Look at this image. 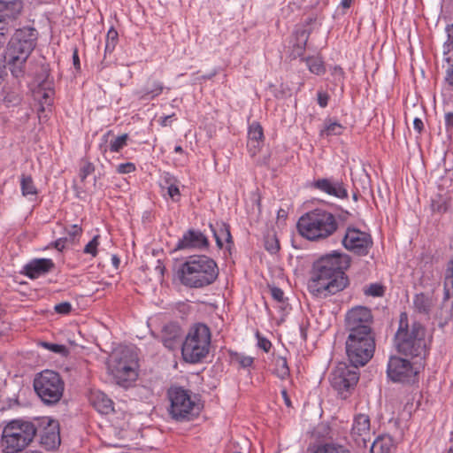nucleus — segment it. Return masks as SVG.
Listing matches in <instances>:
<instances>
[{"label":"nucleus","mask_w":453,"mask_h":453,"mask_svg":"<svg viewBox=\"0 0 453 453\" xmlns=\"http://www.w3.org/2000/svg\"><path fill=\"white\" fill-rule=\"evenodd\" d=\"M99 235H95L92 240L86 244L84 247L83 252L85 254H90L92 257H96L97 255V247L99 245Z\"/></svg>","instance_id":"nucleus-44"},{"label":"nucleus","mask_w":453,"mask_h":453,"mask_svg":"<svg viewBox=\"0 0 453 453\" xmlns=\"http://www.w3.org/2000/svg\"><path fill=\"white\" fill-rule=\"evenodd\" d=\"M22 10L19 0H0V23L10 26Z\"/></svg>","instance_id":"nucleus-22"},{"label":"nucleus","mask_w":453,"mask_h":453,"mask_svg":"<svg viewBox=\"0 0 453 453\" xmlns=\"http://www.w3.org/2000/svg\"><path fill=\"white\" fill-rule=\"evenodd\" d=\"M311 187L339 199H346L349 196L347 188L343 181L334 177L314 180Z\"/></svg>","instance_id":"nucleus-19"},{"label":"nucleus","mask_w":453,"mask_h":453,"mask_svg":"<svg viewBox=\"0 0 453 453\" xmlns=\"http://www.w3.org/2000/svg\"><path fill=\"white\" fill-rule=\"evenodd\" d=\"M413 127L418 134H421L424 130V123L422 119L419 118H415L413 119Z\"/></svg>","instance_id":"nucleus-63"},{"label":"nucleus","mask_w":453,"mask_h":453,"mask_svg":"<svg viewBox=\"0 0 453 453\" xmlns=\"http://www.w3.org/2000/svg\"><path fill=\"white\" fill-rule=\"evenodd\" d=\"M73 66H74L76 71H80L81 70V62H80V58H79L77 47L73 48Z\"/></svg>","instance_id":"nucleus-60"},{"label":"nucleus","mask_w":453,"mask_h":453,"mask_svg":"<svg viewBox=\"0 0 453 453\" xmlns=\"http://www.w3.org/2000/svg\"><path fill=\"white\" fill-rule=\"evenodd\" d=\"M118 32L111 27L106 35L104 54H111L118 43Z\"/></svg>","instance_id":"nucleus-35"},{"label":"nucleus","mask_w":453,"mask_h":453,"mask_svg":"<svg viewBox=\"0 0 453 453\" xmlns=\"http://www.w3.org/2000/svg\"><path fill=\"white\" fill-rule=\"evenodd\" d=\"M311 453H350V451L340 444L322 443L317 445Z\"/></svg>","instance_id":"nucleus-33"},{"label":"nucleus","mask_w":453,"mask_h":453,"mask_svg":"<svg viewBox=\"0 0 453 453\" xmlns=\"http://www.w3.org/2000/svg\"><path fill=\"white\" fill-rule=\"evenodd\" d=\"M350 434L358 447H367L371 441V421L368 415L359 413L354 417Z\"/></svg>","instance_id":"nucleus-20"},{"label":"nucleus","mask_w":453,"mask_h":453,"mask_svg":"<svg viewBox=\"0 0 453 453\" xmlns=\"http://www.w3.org/2000/svg\"><path fill=\"white\" fill-rule=\"evenodd\" d=\"M129 136L123 134L110 142L109 150L111 152H119L127 144Z\"/></svg>","instance_id":"nucleus-37"},{"label":"nucleus","mask_w":453,"mask_h":453,"mask_svg":"<svg viewBox=\"0 0 453 453\" xmlns=\"http://www.w3.org/2000/svg\"><path fill=\"white\" fill-rule=\"evenodd\" d=\"M433 211L439 213H445L448 211V203L446 201H433Z\"/></svg>","instance_id":"nucleus-53"},{"label":"nucleus","mask_w":453,"mask_h":453,"mask_svg":"<svg viewBox=\"0 0 453 453\" xmlns=\"http://www.w3.org/2000/svg\"><path fill=\"white\" fill-rule=\"evenodd\" d=\"M82 234V228L74 224L67 230V238L72 243H75Z\"/></svg>","instance_id":"nucleus-45"},{"label":"nucleus","mask_w":453,"mask_h":453,"mask_svg":"<svg viewBox=\"0 0 453 453\" xmlns=\"http://www.w3.org/2000/svg\"><path fill=\"white\" fill-rule=\"evenodd\" d=\"M281 395L283 397V400H284V403L285 404L288 406V407H290L291 406V400L288 395V392H287V389H282L281 390Z\"/></svg>","instance_id":"nucleus-64"},{"label":"nucleus","mask_w":453,"mask_h":453,"mask_svg":"<svg viewBox=\"0 0 453 453\" xmlns=\"http://www.w3.org/2000/svg\"><path fill=\"white\" fill-rule=\"evenodd\" d=\"M302 61L305 62L309 71L316 75H322L326 73L324 61L319 56H310L303 58Z\"/></svg>","instance_id":"nucleus-32"},{"label":"nucleus","mask_w":453,"mask_h":453,"mask_svg":"<svg viewBox=\"0 0 453 453\" xmlns=\"http://www.w3.org/2000/svg\"><path fill=\"white\" fill-rule=\"evenodd\" d=\"M162 180L164 181L166 188L169 187L170 185L177 184V182H178V180L176 179V177L168 172H165L163 173Z\"/></svg>","instance_id":"nucleus-54"},{"label":"nucleus","mask_w":453,"mask_h":453,"mask_svg":"<svg viewBox=\"0 0 453 453\" xmlns=\"http://www.w3.org/2000/svg\"><path fill=\"white\" fill-rule=\"evenodd\" d=\"M55 269V263L50 258H35L30 260V280L38 279Z\"/></svg>","instance_id":"nucleus-27"},{"label":"nucleus","mask_w":453,"mask_h":453,"mask_svg":"<svg viewBox=\"0 0 453 453\" xmlns=\"http://www.w3.org/2000/svg\"><path fill=\"white\" fill-rule=\"evenodd\" d=\"M28 40L26 30L15 32L9 43L8 65L12 74L16 78H25L27 69Z\"/></svg>","instance_id":"nucleus-9"},{"label":"nucleus","mask_w":453,"mask_h":453,"mask_svg":"<svg viewBox=\"0 0 453 453\" xmlns=\"http://www.w3.org/2000/svg\"><path fill=\"white\" fill-rule=\"evenodd\" d=\"M271 295L274 300H276L279 303H284L285 297H284V292L281 288L278 287H273L270 289Z\"/></svg>","instance_id":"nucleus-52"},{"label":"nucleus","mask_w":453,"mask_h":453,"mask_svg":"<svg viewBox=\"0 0 453 453\" xmlns=\"http://www.w3.org/2000/svg\"><path fill=\"white\" fill-rule=\"evenodd\" d=\"M345 349L349 364L360 367L365 365L375 351L374 333L348 334Z\"/></svg>","instance_id":"nucleus-8"},{"label":"nucleus","mask_w":453,"mask_h":453,"mask_svg":"<svg viewBox=\"0 0 453 453\" xmlns=\"http://www.w3.org/2000/svg\"><path fill=\"white\" fill-rule=\"evenodd\" d=\"M386 288L380 283H371L367 286L364 294L367 296L381 297L385 295Z\"/></svg>","instance_id":"nucleus-36"},{"label":"nucleus","mask_w":453,"mask_h":453,"mask_svg":"<svg viewBox=\"0 0 453 453\" xmlns=\"http://www.w3.org/2000/svg\"><path fill=\"white\" fill-rule=\"evenodd\" d=\"M211 330L203 323H196L189 328L181 344V355L185 362L200 363L209 354Z\"/></svg>","instance_id":"nucleus-5"},{"label":"nucleus","mask_w":453,"mask_h":453,"mask_svg":"<svg viewBox=\"0 0 453 453\" xmlns=\"http://www.w3.org/2000/svg\"><path fill=\"white\" fill-rule=\"evenodd\" d=\"M264 142V130L260 123L254 121L249 126L247 146L254 156L260 150Z\"/></svg>","instance_id":"nucleus-24"},{"label":"nucleus","mask_w":453,"mask_h":453,"mask_svg":"<svg viewBox=\"0 0 453 453\" xmlns=\"http://www.w3.org/2000/svg\"><path fill=\"white\" fill-rule=\"evenodd\" d=\"M425 337V326L418 321H414L410 326L407 312H401L394 337L397 352L411 357H425L427 353Z\"/></svg>","instance_id":"nucleus-3"},{"label":"nucleus","mask_w":453,"mask_h":453,"mask_svg":"<svg viewBox=\"0 0 453 453\" xmlns=\"http://www.w3.org/2000/svg\"><path fill=\"white\" fill-rule=\"evenodd\" d=\"M359 367L340 362L331 372L330 385L342 399H347L355 390L359 380Z\"/></svg>","instance_id":"nucleus-11"},{"label":"nucleus","mask_w":453,"mask_h":453,"mask_svg":"<svg viewBox=\"0 0 453 453\" xmlns=\"http://www.w3.org/2000/svg\"><path fill=\"white\" fill-rule=\"evenodd\" d=\"M453 295V289L451 288L450 282L444 280L443 282V302L448 301Z\"/></svg>","instance_id":"nucleus-56"},{"label":"nucleus","mask_w":453,"mask_h":453,"mask_svg":"<svg viewBox=\"0 0 453 453\" xmlns=\"http://www.w3.org/2000/svg\"><path fill=\"white\" fill-rule=\"evenodd\" d=\"M72 310H73V306H72L71 303H69V302H62V303H57L54 306L55 312L58 314H61V315H68L71 313Z\"/></svg>","instance_id":"nucleus-46"},{"label":"nucleus","mask_w":453,"mask_h":453,"mask_svg":"<svg viewBox=\"0 0 453 453\" xmlns=\"http://www.w3.org/2000/svg\"><path fill=\"white\" fill-rule=\"evenodd\" d=\"M73 189L75 191L76 197L81 200H85L86 195L88 193H93L92 191H89L82 187H78L76 184L73 185Z\"/></svg>","instance_id":"nucleus-57"},{"label":"nucleus","mask_w":453,"mask_h":453,"mask_svg":"<svg viewBox=\"0 0 453 453\" xmlns=\"http://www.w3.org/2000/svg\"><path fill=\"white\" fill-rule=\"evenodd\" d=\"M257 346L265 352H269L272 348V342L265 337L262 336L259 333H257Z\"/></svg>","instance_id":"nucleus-48"},{"label":"nucleus","mask_w":453,"mask_h":453,"mask_svg":"<svg viewBox=\"0 0 453 453\" xmlns=\"http://www.w3.org/2000/svg\"><path fill=\"white\" fill-rule=\"evenodd\" d=\"M89 401L93 407L101 414H109L114 410L112 400L102 391L92 392Z\"/></svg>","instance_id":"nucleus-28"},{"label":"nucleus","mask_w":453,"mask_h":453,"mask_svg":"<svg viewBox=\"0 0 453 453\" xmlns=\"http://www.w3.org/2000/svg\"><path fill=\"white\" fill-rule=\"evenodd\" d=\"M209 227L212 232L219 249L221 250L224 246L223 239H225L227 244H233L229 224L224 221H217L216 224L210 223Z\"/></svg>","instance_id":"nucleus-25"},{"label":"nucleus","mask_w":453,"mask_h":453,"mask_svg":"<svg viewBox=\"0 0 453 453\" xmlns=\"http://www.w3.org/2000/svg\"><path fill=\"white\" fill-rule=\"evenodd\" d=\"M38 32L36 29L30 27V53L33 51V50L35 47V42L38 39Z\"/></svg>","instance_id":"nucleus-59"},{"label":"nucleus","mask_w":453,"mask_h":453,"mask_svg":"<svg viewBox=\"0 0 453 453\" xmlns=\"http://www.w3.org/2000/svg\"><path fill=\"white\" fill-rule=\"evenodd\" d=\"M37 345L62 356H66L68 354L67 348L62 344L50 343L47 342H37Z\"/></svg>","instance_id":"nucleus-39"},{"label":"nucleus","mask_w":453,"mask_h":453,"mask_svg":"<svg viewBox=\"0 0 453 453\" xmlns=\"http://www.w3.org/2000/svg\"><path fill=\"white\" fill-rule=\"evenodd\" d=\"M95 172V165L89 161L84 162L79 172L81 181L84 182L87 177Z\"/></svg>","instance_id":"nucleus-43"},{"label":"nucleus","mask_w":453,"mask_h":453,"mask_svg":"<svg viewBox=\"0 0 453 453\" xmlns=\"http://www.w3.org/2000/svg\"><path fill=\"white\" fill-rule=\"evenodd\" d=\"M273 373L281 380L288 379L290 375V370L287 358L281 356H274L273 358Z\"/></svg>","instance_id":"nucleus-31"},{"label":"nucleus","mask_w":453,"mask_h":453,"mask_svg":"<svg viewBox=\"0 0 453 453\" xmlns=\"http://www.w3.org/2000/svg\"><path fill=\"white\" fill-rule=\"evenodd\" d=\"M445 31L448 38L443 44V55H449L453 50V23L448 24Z\"/></svg>","instance_id":"nucleus-40"},{"label":"nucleus","mask_w":453,"mask_h":453,"mask_svg":"<svg viewBox=\"0 0 453 453\" xmlns=\"http://www.w3.org/2000/svg\"><path fill=\"white\" fill-rule=\"evenodd\" d=\"M351 213L348 211L342 210L341 212L335 216L336 221L339 222H346L350 218Z\"/></svg>","instance_id":"nucleus-62"},{"label":"nucleus","mask_w":453,"mask_h":453,"mask_svg":"<svg viewBox=\"0 0 453 453\" xmlns=\"http://www.w3.org/2000/svg\"><path fill=\"white\" fill-rule=\"evenodd\" d=\"M331 74L334 77L335 81L343 82L344 71L340 65H334L330 69Z\"/></svg>","instance_id":"nucleus-49"},{"label":"nucleus","mask_w":453,"mask_h":453,"mask_svg":"<svg viewBox=\"0 0 453 453\" xmlns=\"http://www.w3.org/2000/svg\"><path fill=\"white\" fill-rule=\"evenodd\" d=\"M412 307L416 313L429 317L434 307L433 294L426 292L415 294L412 298Z\"/></svg>","instance_id":"nucleus-23"},{"label":"nucleus","mask_w":453,"mask_h":453,"mask_svg":"<svg viewBox=\"0 0 453 453\" xmlns=\"http://www.w3.org/2000/svg\"><path fill=\"white\" fill-rule=\"evenodd\" d=\"M135 170H136L135 165L134 163L127 162V163L119 164L117 166V170L116 171L119 174H127V173H133Z\"/></svg>","instance_id":"nucleus-47"},{"label":"nucleus","mask_w":453,"mask_h":453,"mask_svg":"<svg viewBox=\"0 0 453 453\" xmlns=\"http://www.w3.org/2000/svg\"><path fill=\"white\" fill-rule=\"evenodd\" d=\"M111 135H113V132L111 130H109L104 134H103V136L101 138V143L99 145V149L103 153H105L108 150L107 142H108L109 137Z\"/></svg>","instance_id":"nucleus-55"},{"label":"nucleus","mask_w":453,"mask_h":453,"mask_svg":"<svg viewBox=\"0 0 453 453\" xmlns=\"http://www.w3.org/2000/svg\"><path fill=\"white\" fill-rule=\"evenodd\" d=\"M167 396L170 401L169 413L176 421L191 420L198 414L199 408L191 399L189 390L182 387H171Z\"/></svg>","instance_id":"nucleus-10"},{"label":"nucleus","mask_w":453,"mask_h":453,"mask_svg":"<svg viewBox=\"0 0 453 453\" xmlns=\"http://www.w3.org/2000/svg\"><path fill=\"white\" fill-rule=\"evenodd\" d=\"M330 99V96L329 95L323 91V90H319L318 93H317V102H318V104L321 107V108H326L328 104V101Z\"/></svg>","instance_id":"nucleus-50"},{"label":"nucleus","mask_w":453,"mask_h":453,"mask_svg":"<svg viewBox=\"0 0 453 453\" xmlns=\"http://www.w3.org/2000/svg\"><path fill=\"white\" fill-rule=\"evenodd\" d=\"M37 436L46 450L56 449L61 442L58 421L50 417L35 418L30 421V442Z\"/></svg>","instance_id":"nucleus-12"},{"label":"nucleus","mask_w":453,"mask_h":453,"mask_svg":"<svg viewBox=\"0 0 453 453\" xmlns=\"http://www.w3.org/2000/svg\"><path fill=\"white\" fill-rule=\"evenodd\" d=\"M232 360L239 363L242 368H249L252 366L254 363V358L249 356H242L238 353H234L231 355Z\"/></svg>","instance_id":"nucleus-41"},{"label":"nucleus","mask_w":453,"mask_h":453,"mask_svg":"<svg viewBox=\"0 0 453 453\" xmlns=\"http://www.w3.org/2000/svg\"><path fill=\"white\" fill-rule=\"evenodd\" d=\"M372 315L370 309L357 306L349 310L345 317L348 334L373 333L372 329Z\"/></svg>","instance_id":"nucleus-16"},{"label":"nucleus","mask_w":453,"mask_h":453,"mask_svg":"<svg viewBox=\"0 0 453 453\" xmlns=\"http://www.w3.org/2000/svg\"><path fill=\"white\" fill-rule=\"evenodd\" d=\"M387 376L395 383L413 384L417 380L418 371L410 360L391 356L387 365Z\"/></svg>","instance_id":"nucleus-14"},{"label":"nucleus","mask_w":453,"mask_h":453,"mask_svg":"<svg viewBox=\"0 0 453 453\" xmlns=\"http://www.w3.org/2000/svg\"><path fill=\"white\" fill-rule=\"evenodd\" d=\"M167 188V194L173 201L177 202L180 199V192L177 184L170 185Z\"/></svg>","instance_id":"nucleus-51"},{"label":"nucleus","mask_w":453,"mask_h":453,"mask_svg":"<svg viewBox=\"0 0 453 453\" xmlns=\"http://www.w3.org/2000/svg\"><path fill=\"white\" fill-rule=\"evenodd\" d=\"M209 246V239L204 234H203L200 230L189 228L186 232H184L182 237L179 239L174 248V250H207Z\"/></svg>","instance_id":"nucleus-18"},{"label":"nucleus","mask_w":453,"mask_h":453,"mask_svg":"<svg viewBox=\"0 0 453 453\" xmlns=\"http://www.w3.org/2000/svg\"><path fill=\"white\" fill-rule=\"evenodd\" d=\"M342 243L349 251L365 257L369 254L373 242L370 234L355 226H348L342 237Z\"/></svg>","instance_id":"nucleus-15"},{"label":"nucleus","mask_w":453,"mask_h":453,"mask_svg":"<svg viewBox=\"0 0 453 453\" xmlns=\"http://www.w3.org/2000/svg\"><path fill=\"white\" fill-rule=\"evenodd\" d=\"M393 447V440L390 436H379L371 445V453H390Z\"/></svg>","instance_id":"nucleus-30"},{"label":"nucleus","mask_w":453,"mask_h":453,"mask_svg":"<svg viewBox=\"0 0 453 453\" xmlns=\"http://www.w3.org/2000/svg\"><path fill=\"white\" fill-rule=\"evenodd\" d=\"M35 393L41 402L49 407L57 405L64 395L65 381L53 370H43L37 373L33 381Z\"/></svg>","instance_id":"nucleus-7"},{"label":"nucleus","mask_w":453,"mask_h":453,"mask_svg":"<svg viewBox=\"0 0 453 453\" xmlns=\"http://www.w3.org/2000/svg\"><path fill=\"white\" fill-rule=\"evenodd\" d=\"M137 362L132 353L123 351L111 369L112 375L117 384L127 388L131 381L135 380Z\"/></svg>","instance_id":"nucleus-17"},{"label":"nucleus","mask_w":453,"mask_h":453,"mask_svg":"<svg viewBox=\"0 0 453 453\" xmlns=\"http://www.w3.org/2000/svg\"><path fill=\"white\" fill-rule=\"evenodd\" d=\"M350 263V257L339 251L318 258L312 265L308 281L310 293L318 298H326L345 289L349 284L345 271Z\"/></svg>","instance_id":"nucleus-1"},{"label":"nucleus","mask_w":453,"mask_h":453,"mask_svg":"<svg viewBox=\"0 0 453 453\" xmlns=\"http://www.w3.org/2000/svg\"><path fill=\"white\" fill-rule=\"evenodd\" d=\"M164 88V84L160 81L149 78L146 83L136 92V95L142 100H152L163 92Z\"/></svg>","instance_id":"nucleus-26"},{"label":"nucleus","mask_w":453,"mask_h":453,"mask_svg":"<svg viewBox=\"0 0 453 453\" xmlns=\"http://www.w3.org/2000/svg\"><path fill=\"white\" fill-rule=\"evenodd\" d=\"M444 122L447 130L453 129V111L445 112Z\"/></svg>","instance_id":"nucleus-58"},{"label":"nucleus","mask_w":453,"mask_h":453,"mask_svg":"<svg viewBox=\"0 0 453 453\" xmlns=\"http://www.w3.org/2000/svg\"><path fill=\"white\" fill-rule=\"evenodd\" d=\"M299 234L309 241L325 240L339 228L335 215L317 208L302 215L296 224Z\"/></svg>","instance_id":"nucleus-4"},{"label":"nucleus","mask_w":453,"mask_h":453,"mask_svg":"<svg viewBox=\"0 0 453 453\" xmlns=\"http://www.w3.org/2000/svg\"><path fill=\"white\" fill-rule=\"evenodd\" d=\"M177 275L183 286L202 288L217 280L219 267L214 259L208 256L192 255L180 265Z\"/></svg>","instance_id":"nucleus-2"},{"label":"nucleus","mask_w":453,"mask_h":453,"mask_svg":"<svg viewBox=\"0 0 453 453\" xmlns=\"http://www.w3.org/2000/svg\"><path fill=\"white\" fill-rule=\"evenodd\" d=\"M68 241L67 237L59 238L52 242L53 247L58 251H62L65 249V244Z\"/></svg>","instance_id":"nucleus-61"},{"label":"nucleus","mask_w":453,"mask_h":453,"mask_svg":"<svg viewBox=\"0 0 453 453\" xmlns=\"http://www.w3.org/2000/svg\"><path fill=\"white\" fill-rule=\"evenodd\" d=\"M311 35V30L305 29V28H299L296 29L295 32L296 36V43L294 44V50L293 52L296 57L301 58V59L303 57L307 42L309 40Z\"/></svg>","instance_id":"nucleus-29"},{"label":"nucleus","mask_w":453,"mask_h":453,"mask_svg":"<svg viewBox=\"0 0 453 453\" xmlns=\"http://www.w3.org/2000/svg\"><path fill=\"white\" fill-rule=\"evenodd\" d=\"M160 340L163 345L170 350L181 347L183 332L180 325L176 322L164 325L160 332Z\"/></svg>","instance_id":"nucleus-21"},{"label":"nucleus","mask_w":453,"mask_h":453,"mask_svg":"<svg viewBox=\"0 0 453 453\" xmlns=\"http://www.w3.org/2000/svg\"><path fill=\"white\" fill-rule=\"evenodd\" d=\"M342 129H343V127L342 124H340L337 121L333 122L331 119H326L325 120V127L320 131V135L321 136H323V135H326V136L341 135L342 133Z\"/></svg>","instance_id":"nucleus-34"},{"label":"nucleus","mask_w":453,"mask_h":453,"mask_svg":"<svg viewBox=\"0 0 453 453\" xmlns=\"http://www.w3.org/2000/svg\"><path fill=\"white\" fill-rule=\"evenodd\" d=\"M40 70L35 73L34 82L36 87L32 90V97L36 107L39 121L47 119L46 111H50L53 104L55 90L53 81L50 80V66L43 58L39 66Z\"/></svg>","instance_id":"nucleus-6"},{"label":"nucleus","mask_w":453,"mask_h":453,"mask_svg":"<svg viewBox=\"0 0 453 453\" xmlns=\"http://www.w3.org/2000/svg\"><path fill=\"white\" fill-rule=\"evenodd\" d=\"M444 60L447 62L448 66L445 71V82L453 89V59L448 55H444Z\"/></svg>","instance_id":"nucleus-42"},{"label":"nucleus","mask_w":453,"mask_h":453,"mask_svg":"<svg viewBox=\"0 0 453 453\" xmlns=\"http://www.w3.org/2000/svg\"><path fill=\"white\" fill-rule=\"evenodd\" d=\"M265 249L272 255L280 250V242L274 234H267L265 237Z\"/></svg>","instance_id":"nucleus-38"},{"label":"nucleus","mask_w":453,"mask_h":453,"mask_svg":"<svg viewBox=\"0 0 453 453\" xmlns=\"http://www.w3.org/2000/svg\"><path fill=\"white\" fill-rule=\"evenodd\" d=\"M28 445V422L14 419L4 428L1 446L4 453H18Z\"/></svg>","instance_id":"nucleus-13"}]
</instances>
